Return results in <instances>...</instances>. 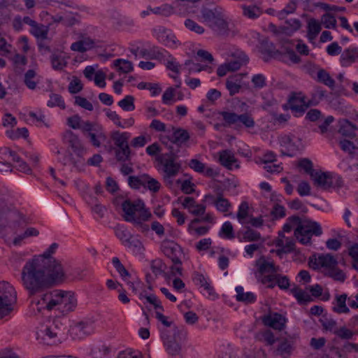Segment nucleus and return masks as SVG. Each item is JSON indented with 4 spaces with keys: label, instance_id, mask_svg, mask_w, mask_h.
I'll list each match as a JSON object with an SVG mask.
<instances>
[{
    "label": "nucleus",
    "instance_id": "5",
    "mask_svg": "<svg viewBox=\"0 0 358 358\" xmlns=\"http://www.w3.org/2000/svg\"><path fill=\"white\" fill-rule=\"evenodd\" d=\"M326 90L321 87H315L310 92V98L302 96L289 99V106L292 111L302 114L310 106L318 104L325 96Z\"/></svg>",
    "mask_w": 358,
    "mask_h": 358
},
{
    "label": "nucleus",
    "instance_id": "23",
    "mask_svg": "<svg viewBox=\"0 0 358 358\" xmlns=\"http://www.w3.org/2000/svg\"><path fill=\"white\" fill-rule=\"evenodd\" d=\"M173 336H170L165 331L162 332V338L163 339L166 351L171 355H178L180 351V345L176 341V336L179 334L180 331L174 326L173 329Z\"/></svg>",
    "mask_w": 358,
    "mask_h": 358
},
{
    "label": "nucleus",
    "instance_id": "36",
    "mask_svg": "<svg viewBox=\"0 0 358 358\" xmlns=\"http://www.w3.org/2000/svg\"><path fill=\"white\" fill-rule=\"evenodd\" d=\"M128 248L134 255L141 256L143 255L145 248L141 240L136 236H132L131 238L124 245Z\"/></svg>",
    "mask_w": 358,
    "mask_h": 358
},
{
    "label": "nucleus",
    "instance_id": "58",
    "mask_svg": "<svg viewBox=\"0 0 358 358\" xmlns=\"http://www.w3.org/2000/svg\"><path fill=\"white\" fill-rule=\"evenodd\" d=\"M155 14H159L164 16H169L173 13H177L175 10V2L173 5L163 4L161 6L155 7L152 10Z\"/></svg>",
    "mask_w": 358,
    "mask_h": 358
},
{
    "label": "nucleus",
    "instance_id": "26",
    "mask_svg": "<svg viewBox=\"0 0 358 358\" xmlns=\"http://www.w3.org/2000/svg\"><path fill=\"white\" fill-rule=\"evenodd\" d=\"M154 36L159 43L167 47H173L176 44V38L172 32L164 27L154 29Z\"/></svg>",
    "mask_w": 358,
    "mask_h": 358
},
{
    "label": "nucleus",
    "instance_id": "15",
    "mask_svg": "<svg viewBox=\"0 0 358 358\" xmlns=\"http://www.w3.org/2000/svg\"><path fill=\"white\" fill-rule=\"evenodd\" d=\"M45 271L50 285L52 282L64 281L68 272L67 268L57 259H52L51 262H48Z\"/></svg>",
    "mask_w": 358,
    "mask_h": 358
},
{
    "label": "nucleus",
    "instance_id": "60",
    "mask_svg": "<svg viewBox=\"0 0 358 358\" xmlns=\"http://www.w3.org/2000/svg\"><path fill=\"white\" fill-rule=\"evenodd\" d=\"M145 173L139 176H130L128 177L127 182L129 186L134 189H139L143 187Z\"/></svg>",
    "mask_w": 358,
    "mask_h": 358
},
{
    "label": "nucleus",
    "instance_id": "16",
    "mask_svg": "<svg viewBox=\"0 0 358 358\" xmlns=\"http://www.w3.org/2000/svg\"><path fill=\"white\" fill-rule=\"evenodd\" d=\"M130 52L136 58L138 57L150 59H162L168 55V51L157 46H152L150 49L132 45Z\"/></svg>",
    "mask_w": 358,
    "mask_h": 358
},
{
    "label": "nucleus",
    "instance_id": "52",
    "mask_svg": "<svg viewBox=\"0 0 358 358\" xmlns=\"http://www.w3.org/2000/svg\"><path fill=\"white\" fill-rule=\"evenodd\" d=\"M52 67L55 71H62L67 65L64 57L60 55L53 54L50 57Z\"/></svg>",
    "mask_w": 358,
    "mask_h": 358
},
{
    "label": "nucleus",
    "instance_id": "1",
    "mask_svg": "<svg viewBox=\"0 0 358 358\" xmlns=\"http://www.w3.org/2000/svg\"><path fill=\"white\" fill-rule=\"evenodd\" d=\"M57 243H52L44 252L34 256L28 260L22 270V280L26 289L31 294L41 291L48 283V276L45 273L46 264L51 262L52 255L58 249Z\"/></svg>",
    "mask_w": 358,
    "mask_h": 358
},
{
    "label": "nucleus",
    "instance_id": "47",
    "mask_svg": "<svg viewBox=\"0 0 358 358\" xmlns=\"http://www.w3.org/2000/svg\"><path fill=\"white\" fill-rule=\"evenodd\" d=\"M115 158L118 162H129L131 159V151L129 145L116 148L115 150Z\"/></svg>",
    "mask_w": 358,
    "mask_h": 358
},
{
    "label": "nucleus",
    "instance_id": "46",
    "mask_svg": "<svg viewBox=\"0 0 358 358\" xmlns=\"http://www.w3.org/2000/svg\"><path fill=\"white\" fill-rule=\"evenodd\" d=\"M226 88L229 91L230 96H234L238 93L241 89L240 79L236 76L227 78L226 81Z\"/></svg>",
    "mask_w": 358,
    "mask_h": 358
},
{
    "label": "nucleus",
    "instance_id": "61",
    "mask_svg": "<svg viewBox=\"0 0 358 358\" xmlns=\"http://www.w3.org/2000/svg\"><path fill=\"white\" fill-rule=\"evenodd\" d=\"M339 145L341 149L345 152H348L351 157H354L355 156V150H358V148L354 145L352 142L347 139H342L339 141Z\"/></svg>",
    "mask_w": 358,
    "mask_h": 358
},
{
    "label": "nucleus",
    "instance_id": "49",
    "mask_svg": "<svg viewBox=\"0 0 358 358\" xmlns=\"http://www.w3.org/2000/svg\"><path fill=\"white\" fill-rule=\"evenodd\" d=\"M293 350L292 343L287 339H285L279 344L276 352L282 358H288Z\"/></svg>",
    "mask_w": 358,
    "mask_h": 358
},
{
    "label": "nucleus",
    "instance_id": "39",
    "mask_svg": "<svg viewBox=\"0 0 358 358\" xmlns=\"http://www.w3.org/2000/svg\"><path fill=\"white\" fill-rule=\"evenodd\" d=\"M131 137V134L127 131L120 132V131H113L111 134V138L116 148L129 145L128 141Z\"/></svg>",
    "mask_w": 358,
    "mask_h": 358
},
{
    "label": "nucleus",
    "instance_id": "63",
    "mask_svg": "<svg viewBox=\"0 0 358 358\" xmlns=\"http://www.w3.org/2000/svg\"><path fill=\"white\" fill-rule=\"evenodd\" d=\"M112 264L122 279L124 281H127V279L130 276V274L124 265L120 262L119 258L113 257L112 259Z\"/></svg>",
    "mask_w": 358,
    "mask_h": 358
},
{
    "label": "nucleus",
    "instance_id": "45",
    "mask_svg": "<svg viewBox=\"0 0 358 358\" xmlns=\"http://www.w3.org/2000/svg\"><path fill=\"white\" fill-rule=\"evenodd\" d=\"M114 232L117 238L120 239L124 245L133 236L123 224H117L114 227Z\"/></svg>",
    "mask_w": 358,
    "mask_h": 358
},
{
    "label": "nucleus",
    "instance_id": "3",
    "mask_svg": "<svg viewBox=\"0 0 358 358\" xmlns=\"http://www.w3.org/2000/svg\"><path fill=\"white\" fill-rule=\"evenodd\" d=\"M178 158V152H175L171 147L169 148V152L161 154L157 157L159 165L158 171L162 176L164 184L169 188L173 187L176 180L175 178L182 169Z\"/></svg>",
    "mask_w": 358,
    "mask_h": 358
},
{
    "label": "nucleus",
    "instance_id": "41",
    "mask_svg": "<svg viewBox=\"0 0 358 358\" xmlns=\"http://www.w3.org/2000/svg\"><path fill=\"white\" fill-rule=\"evenodd\" d=\"M348 298V295L346 294H343L341 295H337L335 299V306L333 307V311L338 313H349L350 309L346 306V300Z\"/></svg>",
    "mask_w": 358,
    "mask_h": 358
},
{
    "label": "nucleus",
    "instance_id": "44",
    "mask_svg": "<svg viewBox=\"0 0 358 358\" xmlns=\"http://www.w3.org/2000/svg\"><path fill=\"white\" fill-rule=\"evenodd\" d=\"M30 33L37 39L45 40L48 38L49 27L37 22L31 27Z\"/></svg>",
    "mask_w": 358,
    "mask_h": 358
},
{
    "label": "nucleus",
    "instance_id": "10",
    "mask_svg": "<svg viewBox=\"0 0 358 358\" xmlns=\"http://www.w3.org/2000/svg\"><path fill=\"white\" fill-rule=\"evenodd\" d=\"M59 322H48L41 324L36 331V339L39 343L45 345L55 344L59 341L58 336L61 335Z\"/></svg>",
    "mask_w": 358,
    "mask_h": 358
},
{
    "label": "nucleus",
    "instance_id": "25",
    "mask_svg": "<svg viewBox=\"0 0 358 358\" xmlns=\"http://www.w3.org/2000/svg\"><path fill=\"white\" fill-rule=\"evenodd\" d=\"M278 238L275 242V246L278 248L276 250V254L281 257L282 254L290 253L294 250L295 241L292 237H286L282 234L279 233Z\"/></svg>",
    "mask_w": 358,
    "mask_h": 358
},
{
    "label": "nucleus",
    "instance_id": "11",
    "mask_svg": "<svg viewBox=\"0 0 358 358\" xmlns=\"http://www.w3.org/2000/svg\"><path fill=\"white\" fill-rule=\"evenodd\" d=\"M278 142L281 153L289 157H294L303 148L301 138L292 134L280 135Z\"/></svg>",
    "mask_w": 358,
    "mask_h": 358
},
{
    "label": "nucleus",
    "instance_id": "2",
    "mask_svg": "<svg viewBox=\"0 0 358 358\" xmlns=\"http://www.w3.org/2000/svg\"><path fill=\"white\" fill-rule=\"evenodd\" d=\"M1 208H3L6 213H3L1 217H0V226L7 224L17 234L13 241L15 245H20L24 239L31 236H37L39 234L38 229L34 227L27 228L23 233L17 234L27 225L25 218L18 211L12 210L5 205Z\"/></svg>",
    "mask_w": 358,
    "mask_h": 358
},
{
    "label": "nucleus",
    "instance_id": "59",
    "mask_svg": "<svg viewBox=\"0 0 358 358\" xmlns=\"http://www.w3.org/2000/svg\"><path fill=\"white\" fill-rule=\"evenodd\" d=\"M296 3L294 1H291L288 3L283 9L277 11L275 13V16H277L279 20H284L287 17L288 15L294 13L296 11Z\"/></svg>",
    "mask_w": 358,
    "mask_h": 358
},
{
    "label": "nucleus",
    "instance_id": "28",
    "mask_svg": "<svg viewBox=\"0 0 358 358\" xmlns=\"http://www.w3.org/2000/svg\"><path fill=\"white\" fill-rule=\"evenodd\" d=\"M220 164L229 170H231L233 166L238 169L240 166L237 164V159L234 152L230 150H224L219 152Z\"/></svg>",
    "mask_w": 358,
    "mask_h": 358
},
{
    "label": "nucleus",
    "instance_id": "31",
    "mask_svg": "<svg viewBox=\"0 0 358 358\" xmlns=\"http://www.w3.org/2000/svg\"><path fill=\"white\" fill-rule=\"evenodd\" d=\"M256 265L258 267L259 275L280 271V267L278 266H275L273 262L266 260L264 257L257 260Z\"/></svg>",
    "mask_w": 358,
    "mask_h": 358
},
{
    "label": "nucleus",
    "instance_id": "21",
    "mask_svg": "<svg viewBox=\"0 0 358 358\" xmlns=\"http://www.w3.org/2000/svg\"><path fill=\"white\" fill-rule=\"evenodd\" d=\"M110 22L115 29L119 30H130L135 25L131 17L122 15L117 12H114L111 15Z\"/></svg>",
    "mask_w": 358,
    "mask_h": 358
},
{
    "label": "nucleus",
    "instance_id": "4",
    "mask_svg": "<svg viewBox=\"0 0 358 358\" xmlns=\"http://www.w3.org/2000/svg\"><path fill=\"white\" fill-rule=\"evenodd\" d=\"M201 14L203 21L214 31L221 35L228 33L229 23L221 7L217 6L212 9L203 8Z\"/></svg>",
    "mask_w": 358,
    "mask_h": 358
},
{
    "label": "nucleus",
    "instance_id": "48",
    "mask_svg": "<svg viewBox=\"0 0 358 358\" xmlns=\"http://www.w3.org/2000/svg\"><path fill=\"white\" fill-rule=\"evenodd\" d=\"M113 66L122 73H128L134 69L132 63L127 59H117L113 62Z\"/></svg>",
    "mask_w": 358,
    "mask_h": 358
},
{
    "label": "nucleus",
    "instance_id": "53",
    "mask_svg": "<svg viewBox=\"0 0 358 358\" xmlns=\"http://www.w3.org/2000/svg\"><path fill=\"white\" fill-rule=\"evenodd\" d=\"M145 176L143 187L148 189L152 192H157L161 187L159 182L150 176L148 174L145 173Z\"/></svg>",
    "mask_w": 358,
    "mask_h": 358
},
{
    "label": "nucleus",
    "instance_id": "20",
    "mask_svg": "<svg viewBox=\"0 0 358 358\" xmlns=\"http://www.w3.org/2000/svg\"><path fill=\"white\" fill-rule=\"evenodd\" d=\"M48 20H49L48 24L49 27L59 24L65 27H71L77 22L74 14L71 12H64L55 15H50Z\"/></svg>",
    "mask_w": 358,
    "mask_h": 358
},
{
    "label": "nucleus",
    "instance_id": "22",
    "mask_svg": "<svg viewBox=\"0 0 358 358\" xmlns=\"http://www.w3.org/2000/svg\"><path fill=\"white\" fill-rule=\"evenodd\" d=\"M264 325L270 327L275 330H282L287 322V319L278 313H270L262 318Z\"/></svg>",
    "mask_w": 358,
    "mask_h": 358
},
{
    "label": "nucleus",
    "instance_id": "56",
    "mask_svg": "<svg viewBox=\"0 0 358 358\" xmlns=\"http://www.w3.org/2000/svg\"><path fill=\"white\" fill-rule=\"evenodd\" d=\"M117 105L124 111H133L135 109L134 97L131 95H127L117 103Z\"/></svg>",
    "mask_w": 358,
    "mask_h": 358
},
{
    "label": "nucleus",
    "instance_id": "35",
    "mask_svg": "<svg viewBox=\"0 0 358 358\" xmlns=\"http://www.w3.org/2000/svg\"><path fill=\"white\" fill-rule=\"evenodd\" d=\"M192 280L195 285H199L209 296L214 294L213 287L211 286L209 279L203 274L195 272L192 275Z\"/></svg>",
    "mask_w": 358,
    "mask_h": 358
},
{
    "label": "nucleus",
    "instance_id": "57",
    "mask_svg": "<svg viewBox=\"0 0 358 358\" xmlns=\"http://www.w3.org/2000/svg\"><path fill=\"white\" fill-rule=\"evenodd\" d=\"M317 80L320 83H324L325 85L330 88H334L335 85V81L329 74L324 69H320L317 73Z\"/></svg>",
    "mask_w": 358,
    "mask_h": 358
},
{
    "label": "nucleus",
    "instance_id": "14",
    "mask_svg": "<svg viewBox=\"0 0 358 358\" xmlns=\"http://www.w3.org/2000/svg\"><path fill=\"white\" fill-rule=\"evenodd\" d=\"M220 115L222 117L225 123L229 126L234 125L236 127H245L253 128L255 124L254 118L250 114L243 113L238 115L234 112L221 111Z\"/></svg>",
    "mask_w": 358,
    "mask_h": 358
},
{
    "label": "nucleus",
    "instance_id": "12",
    "mask_svg": "<svg viewBox=\"0 0 358 358\" xmlns=\"http://www.w3.org/2000/svg\"><path fill=\"white\" fill-rule=\"evenodd\" d=\"M121 206L124 220L131 223L138 219V216H141L145 211H150L141 199L136 201L126 199L122 203Z\"/></svg>",
    "mask_w": 358,
    "mask_h": 358
},
{
    "label": "nucleus",
    "instance_id": "55",
    "mask_svg": "<svg viewBox=\"0 0 358 358\" xmlns=\"http://www.w3.org/2000/svg\"><path fill=\"white\" fill-rule=\"evenodd\" d=\"M215 207L219 212L227 213L231 208V204L227 199L223 197L222 194H219Z\"/></svg>",
    "mask_w": 358,
    "mask_h": 358
},
{
    "label": "nucleus",
    "instance_id": "18",
    "mask_svg": "<svg viewBox=\"0 0 358 358\" xmlns=\"http://www.w3.org/2000/svg\"><path fill=\"white\" fill-rule=\"evenodd\" d=\"M56 308L63 313L74 310L77 306V299L71 292L59 290L57 296Z\"/></svg>",
    "mask_w": 358,
    "mask_h": 358
},
{
    "label": "nucleus",
    "instance_id": "19",
    "mask_svg": "<svg viewBox=\"0 0 358 358\" xmlns=\"http://www.w3.org/2000/svg\"><path fill=\"white\" fill-rule=\"evenodd\" d=\"M161 250L171 259L173 264H182L180 257L182 255V250L177 243L171 240H164L161 243Z\"/></svg>",
    "mask_w": 358,
    "mask_h": 358
},
{
    "label": "nucleus",
    "instance_id": "51",
    "mask_svg": "<svg viewBox=\"0 0 358 358\" xmlns=\"http://www.w3.org/2000/svg\"><path fill=\"white\" fill-rule=\"evenodd\" d=\"M219 236L229 240H231L235 238L233 225L231 222L227 221L223 223L219 231Z\"/></svg>",
    "mask_w": 358,
    "mask_h": 358
},
{
    "label": "nucleus",
    "instance_id": "9",
    "mask_svg": "<svg viewBox=\"0 0 358 358\" xmlns=\"http://www.w3.org/2000/svg\"><path fill=\"white\" fill-rule=\"evenodd\" d=\"M64 140L76 155V158H71L72 164L76 168L83 166L85 163L84 156L87 153V150L78 136L71 131H66L64 134Z\"/></svg>",
    "mask_w": 358,
    "mask_h": 358
},
{
    "label": "nucleus",
    "instance_id": "32",
    "mask_svg": "<svg viewBox=\"0 0 358 358\" xmlns=\"http://www.w3.org/2000/svg\"><path fill=\"white\" fill-rule=\"evenodd\" d=\"M190 138V135L187 130L180 128L173 127V134L171 142L179 147L185 145Z\"/></svg>",
    "mask_w": 358,
    "mask_h": 358
},
{
    "label": "nucleus",
    "instance_id": "8",
    "mask_svg": "<svg viewBox=\"0 0 358 358\" xmlns=\"http://www.w3.org/2000/svg\"><path fill=\"white\" fill-rule=\"evenodd\" d=\"M17 301V292L12 285L0 281V319L9 315Z\"/></svg>",
    "mask_w": 358,
    "mask_h": 358
},
{
    "label": "nucleus",
    "instance_id": "24",
    "mask_svg": "<svg viewBox=\"0 0 358 358\" xmlns=\"http://www.w3.org/2000/svg\"><path fill=\"white\" fill-rule=\"evenodd\" d=\"M190 169L199 173H203L205 176L214 178L219 175V171L213 167H208L206 165L197 159H191L188 162Z\"/></svg>",
    "mask_w": 358,
    "mask_h": 358
},
{
    "label": "nucleus",
    "instance_id": "62",
    "mask_svg": "<svg viewBox=\"0 0 358 358\" xmlns=\"http://www.w3.org/2000/svg\"><path fill=\"white\" fill-rule=\"evenodd\" d=\"M167 56L165 57L164 59H162L163 61H166V67L176 73L177 75L180 73V65L176 61V59L168 52Z\"/></svg>",
    "mask_w": 358,
    "mask_h": 358
},
{
    "label": "nucleus",
    "instance_id": "30",
    "mask_svg": "<svg viewBox=\"0 0 358 358\" xmlns=\"http://www.w3.org/2000/svg\"><path fill=\"white\" fill-rule=\"evenodd\" d=\"M201 0H177L175 1V10L180 15L195 13V3Z\"/></svg>",
    "mask_w": 358,
    "mask_h": 358
},
{
    "label": "nucleus",
    "instance_id": "17",
    "mask_svg": "<svg viewBox=\"0 0 358 358\" xmlns=\"http://www.w3.org/2000/svg\"><path fill=\"white\" fill-rule=\"evenodd\" d=\"M308 264L314 270H318L321 268L329 271L332 268L338 265L337 259L331 254H322L316 257L315 255L310 257Z\"/></svg>",
    "mask_w": 358,
    "mask_h": 358
},
{
    "label": "nucleus",
    "instance_id": "43",
    "mask_svg": "<svg viewBox=\"0 0 358 358\" xmlns=\"http://www.w3.org/2000/svg\"><path fill=\"white\" fill-rule=\"evenodd\" d=\"M358 128L355 124L347 120H344L340 122L338 133L346 137L354 138L355 136V131Z\"/></svg>",
    "mask_w": 358,
    "mask_h": 358
},
{
    "label": "nucleus",
    "instance_id": "13",
    "mask_svg": "<svg viewBox=\"0 0 358 358\" xmlns=\"http://www.w3.org/2000/svg\"><path fill=\"white\" fill-rule=\"evenodd\" d=\"M312 179L316 186L327 189L331 187H340L343 185L342 178L331 172L316 171L312 175Z\"/></svg>",
    "mask_w": 358,
    "mask_h": 358
},
{
    "label": "nucleus",
    "instance_id": "29",
    "mask_svg": "<svg viewBox=\"0 0 358 358\" xmlns=\"http://www.w3.org/2000/svg\"><path fill=\"white\" fill-rule=\"evenodd\" d=\"M230 61L227 62L232 71H237L249 62L248 55L241 50H234L231 55Z\"/></svg>",
    "mask_w": 358,
    "mask_h": 358
},
{
    "label": "nucleus",
    "instance_id": "33",
    "mask_svg": "<svg viewBox=\"0 0 358 358\" xmlns=\"http://www.w3.org/2000/svg\"><path fill=\"white\" fill-rule=\"evenodd\" d=\"M93 325L92 323L80 322L75 324L71 329V334L78 339H82L93 331Z\"/></svg>",
    "mask_w": 358,
    "mask_h": 358
},
{
    "label": "nucleus",
    "instance_id": "50",
    "mask_svg": "<svg viewBox=\"0 0 358 358\" xmlns=\"http://www.w3.org/2000/svg\"><path fill=\"white\" fill-rule=\"evenodd\" d=\"M87 137L90 138L91 143L96 148L100 147L101 141L105 140L106 138V136L101 127L91 132L90 134H88Z\"/></svg>",
    "mask_w": 358,
    "mask_h": 358
},
{
    "label": "nucleus",
    "instance_id": "7",
    "mask_svg": "<svg viewBox=\"0 0 358 358\" xmlns=\"http://www.w3.org/2000/svg\"><path fill=\"white\" fill-rule=\"evenodd\" d=\"M50 285V284H49V280H48L46 286L41 291L31 294L29 289H27L29 296L32 297L31 305H35L38 311L45 308L48 310L56 308L57 296V293H59V290L48 291L47 289Z\"/></svg>",
    "mask_w": 358,
    "mask_h": 358
},
{
    "label": "nucleus",
    "instance_id": "6",
    "mask_svg": "<svg viewBox=\"0 0 358 358\" xmlns=\"http://www.w3.org/2000/svg\"><path fill=\"white\" fill-rule=\"evenodd\" d=\"M294 236L303 245L311 244L313 236H320L322 234V229L317 222L309 219L301 220L294 230Z\"/></svg>",
    "mask_w": 358,
    "mask_h": 358
},
{
    "label": "nucleus",
    "instance_id": "42",
    "mask_svg": "<svg viewBox=\"0 0 358 358\" xmlns=\"http://www.w3.org/2000/svg\"><path fill=\"white\" fill-rule=\"evenodd\" d=\"M241 8L243 10V15L252 20L257 19L262 14V10L261 8L255 5H242Z\"/></svg>",
    "mask_w": 358,
    "mask_h": 358
},
{
    "label": "nucleus",
    "instance_id": "40",
    "mask_svg": "<svg viewBox=\"0 0 358 358\" xmlns=\"http://www.w3.org/2000/svg\"><path fill=\"white\" fill-rule=\"evenodd\" d=\"M301 27V21L296 18H291L285 21V24L281 27L282 32L286 35H292L298 31Z\"/></svg>",
    "mask_w": 358,
    "mask_h": 358
},
{
    "label": "nucleus",
    "instance_id": "54",
    "mask_svg": "<svg viewBox=\"0 0 358 358\" xmlns=\"http://www.w3.org/2000/svg\"><path fill=\"white\" fill-rule=\"evenodd\" d=\"M262 239V236L259 232L248 228L243 234V236L240 238V241L244 242H254L258 241Z\"/></svg>",
    "mask_w": 358,
    "mask_h": 358
},
{
    "label": "nucleus",
    "instance_id": "37",
    "mask_svg": "<svg viewBox=\"0 0 358 358\" xmlns=\"http://www.w3.org/2000/svg\"><path fill=\"white\" fill-rule=\"evenodd\" d=\"M236 292V300L243 302L246 304L253 303L256 301V295L252 292H244L243 287L237 286L235 289Z\"/></svg>",
    "mask_w": 358,
    "mask_h": 358
},
{
    "label": "nucleus",
    "instance_id": "34",
    "mask_svg": "<svg viewBox=\"0 0 358 358\" xmlns=\"http://www.w3.org/2000/svg\"><path fill=\"white\" fill-rule=\"evenodd\" d=\"M94 41L87 36L82 38L71 45V50L78 52H85L91 50L94 46Z\"/></svg>",
    "mask_w": 358,
    "mask_h": 358
},
{
    "label": "nucleus",
    "instance_id": "27",
    "mask_svg": "<svg viewBox=\"0 0 358 358\" xmlns=\"http://www.w3.org/2000/svg\"><path fill=\"white\" fill-rule=\"evenodd\" d=\"M358 60V47L350 46L342 52L339 62L343 67H349Z\"/></svg>",
    "mask_w": 358,
    "mask_h": 358
},
{
    "label": "nucleus",
    "instance_id": "64",
    "mask_svg": "<svg viewBox=\"0 0 358 358\" xmlns=\"http://www.w3.org/2000/svg\"><path fill=\"white\" fill-rule=\"evenodd\" d=\"M321 22L326 29H335L336 27V20L331 13H324L321 18Z\"/></svg>",
    "mask_w": 358,
    "mask_h": 358
},
{
    "label": "nucleus",
    "instance_id": "38",
    "mask_svg": "<svg viewBox=\"0 0 358 358\" xmlns=\"http://www.w3.org/2000/svg\"><path fill=\"white\" fill-rule=\"evenodd\" d=\"M152 214L150 211H145L141 216H138V219L134 221L132 224L139 231L147 233L150 230V226L144 222L149 220Z\"/></svg>",
    "mask_w": 358,
    "mask_h": 358
}]
</instances>
